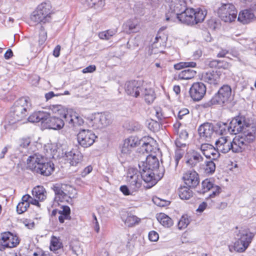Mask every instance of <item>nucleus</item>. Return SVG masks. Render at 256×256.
<instances>
[{
    "mask_svg": "<svg viewBox=\"0 0 256 256\" xmlns=\"http://www.w3.org/2000/svg\"><path fill=\"white\" fill-rule=\"evenodd\" d=\"M202 193H205L208 191L210 192V193L208 195L210 198H214L220 193V187L214 185L212 182L209 179L204 180L202 182Z\"/></svg>",
    "mask_w": 256,
    "mask_h": 256,
    "instance_id": "nucleus-20",
    "label": "nucleus"
},
{
    "mask_svg": "<svg viewBox=\"0 0 256 256\" xmlns=\"http://www.w3.org/2000/svg\"><path fill=\"white\" fill-rule=\"evenodd\" d=\"M70 210L68 206H63L62 210L59 211L60 214L66 215V217L70 216Z\"/></svg>",
    "mask_w": 256,
    "mask_h": 256,
    "instance_id": "nucleus-62",
    "label": "nucleus"
},
{
    "mask_svg": "<svg viewBox=\"0 0 256 256\" xmlns=\"http://www.w3.org/2000/svg\"><path fill=\"white\" fill-rule=\"evenodd\" d=\"M221 74L219 71H212L204 73L202 79L210 84L216 85L220 82Z\"/></svg>",
    "mask_w": 256,
    "mask_h": 256,
    "instance_id": "nucleus-24",
    "label": "nucleus"
},
{
    "mask_svg": "<svg viewBox=\"0 0 256 256\" xmlns=\"http://www.w3.org/2000/svg\"><path fill=\"white\" fill-rule=\"evenodd\" d=\"M204 170L205 173L212 174L216 170V164L212 160L206 161L204 165Z\"/></svg>",
    "mask_w": 256,
    "mask_h": 256,
    "instance_id": "nucleus-45",
    "label": "nucleus"
},
{
    "mask_svg": "<svg viewBox=\"0 0 256 256\" xmlns=\"http://www.w3.org/2000/svg\"><path fill=\"white\" fill-rule=\"evenodd\" d=\"M141 166L149 170H152L158 172L160 163L158 158L156 156L149 155L146 158V162H142Z\"/></svg>",
    "mask_w": 256,
    "mask_h": 256,
    "instance_id": "nucleus-30",
    "label": "nucleus"
},
{
    "mask_svg": "<svg viewBox=\"0 0 256 256\" xmlns=\"http://www.w3.org/2000/svg\"><path fill=\"white\" fill-rule=\"evenodd\" d=\"M132 149L130 148L129 146H127L125 145V144L124 142L123 146L121 148V155L122 156L126 157L129 156L132 152Z\"/></svg>",
    "mask_w": 256,
    "mask_h": 256,
    "instance_id": "nucleus-54",
    "label": "nucleus"
},
{
    "mask_svg": "<svg viewBox=\"0 0 256 256\" xmlns=\"http://www.w3.org/2000/svg\"><path fill=\"white\" fill-rule=\"evenodd\" d=\"M170 11L166 14V20H172L182 13L186 8L184 0H180L175 3L170 4Z\"/></svg>",
    "mask_w": 256,
    "mask_h": 256,
    "instance_id": "nucleus-14",
    "label": "nucleus"
},
{
    "mask_svg": "<svg viewBox=\"0 0 256 256\" xmlns=\"http://www.w3.org/2000/svg\"><path fill=\"white\" fill-rule=\"evenodd\" d=\"M32 196L40 200H43L46 198V191L43 186H38L33 188Z\"/></svg>",
    "mask_w": 256,
    "mask_h": 256,
    "instance_id": "nucleus-39",
    "label": "nucleus"
},
{
    "mask_svg": "<svg viewBox=\"0 0 256 256\" xmlns=\"http://www.w3.org/2000/svg\"><path fill=\"white\" fill-rule=\"evenodd\" d=\"M142 177L136 170L130 168L127 175V182L132 192H137L142 186Z\"/></svg>",
    "mask_w": 256,
    "mask_h": 256,
    "instance_id": "nucleus-11",
    "label": "nucleus"
},
{
    "mask_svg": "<svg viewBox=\"0 0 256 256\" xmlns=\"http://www.w3.org/2000/svg\"><path fill=\"white\" fill-rule=\"evenodd\" d=\"M218 16L224 22L234 21L237 16L235 6L232 4H222L217 10Z\"/></svg>",
    "mask_w": 256,
    "mask_h": 256,
    "instance_id": "nucleus-8",
    "label": "nucleus"
},
{
    "mask_svg": "<svg viewBox=\"0 0 256 256\" xmlns=\"http://www.w3.org/2000/svg\"><path fill=\"white\" fill-rule=\"evenodd\" d=\"M52 112L60 116H62L66 120L69 110H66L60 104L52 105L50 106Z\"/></svg>",
    "mask_w": 256,
    "mask_h": 256,
    "instance_id": "nucleus-35",
    "label": "nucleus"
},
{
    "mask_svg": "<svg viewBox=\"0 0 256 256\" xmlns=\"http://www.w3.org/2000/svg\"><path fill=\"white\" fill-rule=\"evenodd\" d=\"M47 38L46 32L44 30H41L39 34L38 43L39 44L42 45L45 42Z\"/></svg>",
    "mask_w": 256,
    "mask_h": 256,
    "instance_id": "nucleus-57",
    "label": "nucleus"
},
{
    "mask_svg": "<svg viewBox=\"0 0 256 256\" xmlns=\"http://www.w3.org/2000/svg\"><path fill=\"white\" fill-rule=\"evenodd\" d=\"M238 141L236 137L232 141L227 136H222L220 138L215 142L216 148L218 152H221L226 154L230 150L233 152H240L242 150L240 146L237 142Z\"/></svg>",
    "mask_w": 256,
    "mask_h": 256,
    "instance_id": "nucleus-7",
    "label": "nucleus"
},
{
    "mask_svg": "<svg viewBox=\"0 0 256 256\" xmlns=\"http://www.w3.org/2000/svg\"><path fill=\"white\" fill-rule=\"evenodd\" d=\"M44 123L48 128L54 130H60L64 125V122L62 118L56 116L50 117L49 114L48 117Z\"/></svg>",
    "mask_w": 256,
    "mask_h": 256,
    "instance_id": "nucleus-27",
    "label": "nucleus"
},
{
    "mask_svg": "<svg viewBox=\"0 0 256 256\" xmlns=\"http://www.w3.org/2000/svg\"><path fill=\"white\" fill-rule=\"evenodd\" d=\"M184 153V152H182V150L177 149L176 150L174 159L176 166L178 164L179 160L182 158Z\"/></svg>",
    "mask_w": 256,
    "mask_h": 256,
    "instance_id": "nucleus-58",
    "label": "nucleus"
},
{
    "mask_svg": "<svg viewBox=\"0 0 256 256\" xmlns=\"http://www.w3.org/2000/svg\"><path fill=\"white\" fill-rule=\"evenodd\" d=\"M232 94V89L228 85H224L222 86L218 93L212 98L214 103L218 104H224L228 102Z\"/></svg>",
    "mask_w": 256,
    "mask_h": 256,
    "instance_id": "nucleus-17",
    "label": "nucleus"
},
{
    "mask_svg": "<svg viewBox=\"0 0 256 256\" xmlns=\"http://www.w3.org/2000/svg\"><path fill=\"white\" fill-rule=\"evenodd\" d=\"M120 190L125 196L132 195L134 192H132L130 188L129 189L126 186H122L120 187Z\"/></svg>",
    "mask_w": 256,
    "mask_h": 256,
    "instance_id": "nucleus-60",
    "label": "nucleus"
},
{
    "mask_svg": "<svg viewBox=\"0 0 256 256\" xmlns=\"http://www.w3.org/2000/svg\"><path fill=\"white\" fill-rule=\"evenodd\" d=\"M28 207V203L21 202L18 204L16 206V210L19 214H20L26 212Z\"/></svg>",
    "mask_w": 256,
    "mask_h": 256,
    "instance_id": "nucleus-51",
    "label": "nucleus"
},
{
    "mask_svg": "<svg viewBox=\"0 0 256 256\" xmlns=\"http://www.w3.org/2000/svg\"><path fill=\"white\" fill-rule=\"evenodd\" d=\"M186 164L191 167L196 166L198 163L203 161V157L198 152L192 150L186 155Z\"/></svg>",
    "mask_w": 256,
    "mask_h": 256,
    "instance_id": "nucleus-26",
    "label": "nucleus"
},
{
    "mask_svg": "<svg viewBox=\"0 0 256 256\" xmlns=\"http://www.w3.org/2000/svg\"><path fill=\"white\" fill-rule=\"evenodd\" d=\"M115 34L116 31L114 30H108L100 32L98 36L100 39L108 40Z\"/></svg>",
    "mask_w": 256,
    "mask_h": 256,
    "instance_id": "nucleus-49",
    "label": "nucleus"
},
{
    "mask_svg": "<svg viewBox=\"0 0 256 256\" xmlns=\"http://www.w3.org/2000/svg\"><path fill=\"white\" fill-rule=\"evenodd\" d=\"M54 170V164L50 162H46L44 160L42 164H39V167L36 169V172L48 176L52 174Z\"/></svg>",
    "mask_w": 256,
    "mask_h": 256,
    "instance_id": "nucleus-31",
    "label": "nucleus"
},
{
    "mask_svg": "<svg viewBox=\"0 0 256 256\" xmlns=\"http://www.w3.org/2000/svg\"><path fill=\"white\" fill-rule=\"evenodd\" d=\"M70 248L72 250L74 254H76L77 256H81L82 254V250L80 246V244L78 242H76L72 243L70 245Z\"/></svg>",
    "mask_w": 256,
    "mask_h": 256,
    "instance_id": "nucleus-48",
    "label": "nucleus"
},
{
    "mask_svg": "<svg viewBox=\"0 0 256 256\" xmlns=\"http://www.w3.org/2000/svg\"><path fill=\"white\" fill-rule=\"evenodd\" d=\"M66 121L72 126H81L84 123L83 119L71 109L69 110Z\"/></svg>",
    "mask_w": 256,
    "mask_h": 256,
    "instance_id": "nucleus-28",
    "label": "nucleus"
},
{
    "mask_svg": "<svg viewBox=\"0 0 256 256\" xmlns=\"http://www.w3.org/2000/svg\"><path fill=\"white\" fill-rule=\"evenodd\" d=\"M178 193L180 198L182 200H188L193 194L192 190L187 186H181L179 188Z\"/></svg>",
    "mask_w": 256,
    "mask_h": 256,
    "instance_id": "nucleus-42",
    "label": "nucleus"
},
{
    "mask_svg": "<svg viewBox=\"0 0 256 256\" xmlns=\"http://www.w3.org/2000/svg\"><path fill=\"white\" fill-rule=\"evenodd\" d=\"M235 137L238 141L237 144L240 146L242 150H244L249 144L254 141L256 138V126L253 124H248L242 133Z\"/></svg>",
    "mask_w": 256,
    "mask_h": 256,
    "instance_id": "nucleus-6",
    "label": "nucleus"
},
{
    "mask_svg": "<svg viewBox=\"0 0 256 256\" xmlns=\"http://www.w3.org/2000/svg\"><path fill=\"white\" fill-rule=\"evenodd\" d=\"M62 247V244L60 239L52 236L50 240V250L55 253H58V250H60Z\"/></svg>",
    "mask_w": 256,
    "mask_h": 256,
    "instance_id": "nucleus-40",
    "label": "nucleus"
},
{
    "mask_svg": "<svg viewBox=\"0 0 256 256\" xmlns=\"http://www.w3.org/2000/svg\"><path fill=\"white\" fill-rule=\"evenodd\" d=\"M185 184L190 188H195L200 182L198 175L195 171L189 170L184 174Z\"/></svg>",
    "mask_w": 256,
    "mask_h": 256,
    "instance_id": "nucleus-23",
    "label": "nucleus"
},
{
    "mask_svg": "<svg viewBox=\"0 0 256 256\" xmlns=\"http://www.w3.org/2000/svg\"><path fill=\"white\" fill-rule=\"evenodd\" d=\"M248 124L244 117L238 116L234 118L230 123V134H236L242 132Z\"/></svg>",
    "mask_w": 256,
    "mask_h": 256,
    "instance_id": "nucleus-18",
    "label": "nucleus"
},
{
    "mask_svg": "<svg viewBox=\"0 0 256 256\" xmlns=\"http://www.w3.org/2000/svg\"><path fill=\"white\" fill-rule=\"evenodd\" d=\"M122 219L124 224L129 227L138 224L140 220L136 216L126 213L122 214Z\"/></svg>",
    "mask_w": 256,
    "mask_h": 256,
    "instance_id": "nucleus-33",
    "label": "nucleus"
},
{
    "mask_svg": "<svg viewBox=\"0 0 256 256\" xmlns=\"http://www.w3.org/2000/svg\"><path fill=\"white\" fill-rule=\"evenodd\" d=\"M53 10L49 2H44L40 4L32 13L30 21L34 24H46L52 20Z\"/></svg>",
    "mask_w": 256,
    "mask_h": 256,
    "instance_id": "nucleus-2",
    "label": "nucleus"
},
{
    "mask_svg": "<svg viewBox=\"0 0 256 256\" xmlns=\"http://www.w3.org/2000/svg\"><path fill=\"white\" fill-rule=\"evenodd\" d=\"M188 136V133L186 130H182L180 132L179 138H176L175 142V144L178 149L181 150L180 148L186 147V144L184 142V140Z\"/></svg>",
    "mask_w": 256,
    "mask_h": 256,
    "instance_id": "nucleus-41",
    "label": "nucleus"
},
{
    "mask_svg": "<svg viewBox=\"0 0 256 256\" xmlns=\"http://www.w3.org/2000/svg\"><path fill=\"white\" fill-rule=\"evenodd\" d=\"M189 222L190 221L187 218L182 216L178 224V228L181 230L186 228L189 224Z\"/></svg>",
    "mask_w": 256,
    "mask_h": 256,
    "instance_id": "nucleus-52",
    "label": "nucleus"
},
{
    "mask_svg": "<svg viewBox=\"0 0 256 256\" xmlns=\"http://www.w3.org/2000/svg\"><path fill=\"white\" fill-rule=\"evenodd\" d=\"M256 19L253 12L249 10H245L240 12L238 14V20L243 24H247Z\"/></svg>",
    "mask_w": 256,
    "mask_h": 256,
    "instance_id": "nucleus-29",
    "label": "nucleus"
},
{
    "mask_svg": "<svg viewBox=\"0 0 256 256\" xmlns=\"http://www.w3.org/2000/svg\"><path fill=\"white\" fill-rule=\"evenodd\" d=\"M236 233V241L234 244V249L239 252H244L252 242L254 234L246 228H241Z\"/></svg>",
    "mask_w": 256,
    "mask_h": 256,
    "instance_id": "nucleus-4",
    "label": "nucleus"
},
{
    "mask_svg": "<svg viewBox=\"0 0 256 256\" xmlns=\"http://www.w3.org/2000/svg\"><path fill=\"white\" fill-rule=\"evenodd\" d=\"M217 126L218 129L216 130L221 135L226 134L228 132L230 133V125L228 126L225 123H218Z\"/></svg>",
    "mask_w": 256,
    "mask_h": 256,
    "instance_id": "nucleus-47",
    "label": "nucleus"
},
{
    "mask_svg": "<svg viewBox=\"0 0 256 256\" xmlns=\"http://www.w3.org/2000/svg\"><path fill=\"white\" fill-rule=\"evenodd\" d=\"M139 166L140 176L144 182L148 184V188H151L156 184L158 181L162 176V174H161V176H156L157 174L156 172L146 168V167L140 164Z\"/></svg>",
    "mask_w": 256,
    "mask_h": 256,
    "instance_id": "nucleus-10",
    "label": "nucleus"
},
{
    "mask_svg": "<svg viewBox=\"0 0 256 256\" xmlns=\"http://www.w3.org/2000/svg\"><path fill=\"white\" fill-rule=\"evenodd\" d=\"M206 92V86L202 82H195L190 88V94L194 101H199L204 96Z\"/></svg>",
    "mask_w": 256,
    "mask_h": 256,
    "instance_id": "nucleus-16",
    "label": "nucleus"
},
{
    "mask_svg": "<svg viewBox=\"0 0 256 256\" xmlns=\"http://www.w3.org/2000/svg\"><path fill=\"white\" fill-rule=\"evenodd\" d=\"M198 132L201 138L209 141L214 136L215 129L212 124L206 122L200 126Z\"/></svg>",
    "mask_w": 256,
    "mask_h": 256,
    "instance_id": "nucleus-19",
    "label": "nucleus"
},
{
    "mask_svg": "<svg viewBox=\"0 0 256 256\" xmlns=\"http://www.w3.org/2000/svg\"><path fill=\"white\" fill-rule=\"evenodd\" d=\"M134 10L136 14L140 16H143L145 14L143 5L140 3H138L134 6Z\"/></svg>",
    "mask_w": 256,
    "mask_h": 256,
    "instance_id": "nucleus-55",
    "label": "nucleus"
},
{
    "mask_svg": "<svg viewBox=\"0 0 256 256\" xmlns=\"http://www.w3.org/2000/svg\"><path fill=\"white\" fill-rule=\"evenodd\" d=\"M55 193V202H68L70 199L76 197V190L70 185L66 184H56L53 187Z\"/></svg>",
    "mask_w": 256,
    "mask_h": 256,
    "instance_id": "nucleus-5",
    "label": "nucleus"
},
{
    "mask_svg": "<svg viewBox=\"0 0 256 256\" xmlns=\"http://www.w3.org/2000/svg\"><path fill=\"white\" fill-rule=\"evenodd\" d=\"M112 122V116L110 114L98 113L90 120L88 125L94 129H102L109 126Z\"/></svg>",
    "mask_w": 256,
    "mask_h": 256,
    "instance_id": "nucleus-9",
    "label": "nucleus"
},
{
    "mask_svg": "<svg viewBox=\"0 0 256 256\" xmlns=\"http://www.w3.org/2000/svg\"><path fill=\"white\" fill-rule=\"evenodd\" d=\"M29 106L27 98H22L17 100L11 108L8 116L10 124H14L24 120L28 114Z\"/></svg>",
    "mask_w": 256,
    "mask_h": 256,
    "instance_id": "nucleus-1",
    "label": "nucleus"
},
{
    "mask_svg": "<svg viewBox=\"0 0 256 256\" xmlns=\"http://www.w3.org/2000/svg\"><path fill=\"white\" fill-rule=\"evenodd\" d=\"M92 170V167L91 166H88L85 168L81 172V176L83 178L89 174Z\"/></svg>",
    "mask_w": 256,
    "mask_h": 256,
    "instance_id": "nucleus-63",
    "label": "nucleus"
},
{
    "mask_svg": "<svg viewBox=\"0 0 256 256\" xmlns=\"http://www.w3.org/2000/svg\"><path fill=\"white\" fill-rule=\"evenodd\" d=\"M141 93L146 102L151 104L154 102L155 98V94L154 90L152 88L150 87L142 88Z\"/></svg>",
    "mask_w": 256,
    "mask_h": 256,
    "instance_id": "nucleus-34",
    "label": "nucleus"
},
{
    "mask_svg": "<svg viewBox=\"0 0 256 256\" xmlns=\"http://www.w3.org/2000/svg\"><path fill=\"white\" fill-rule=\"evenodd\" d=\"M156 218L160 223L164 227L170 228L173 225V220L164 213L157 214Z\"/></svg>",
    "mask_w": 256,
    "mask_h": 256,
    "instance_id": "nucleus-37",
    "label": "nucleus"
},
{
    "mask_svg": "<svg viewBox=\"0 0 256 256\" xmlns=\"http://www.w3.org/2000/svg\"><path fill=\"white\" fill-rule=\"evenodd\" d=\"M148 142H146L143 140H142L141 144V150L144 152L146 153L152 152H155L156 150V146L152 144V143H155L154 140L151 138H148Z\"/></svg>",
    "mask_w": 256,
    "mask_h": 256,
    "instance_id": "nucleus-36",
    "label": "nucleus"
},
{
    "mask_svg": "<svg viewBox=\"0 0 256 256\" xmlns=\"http://www.w3.org/2000/svg\"><path fill=\"white\" fill-rule=\"evenodd\" d=\"M48 117V113L44 111L36 112L32 114L28 118L30 122H41L44 123Z\"/></svg>",
    "mask_w": 256,
    "mask_h": 256,
    "instance_id": "nucleus-32",
    "label": "nucleus"
},
{
    "mask_svg": "<svg viewBox=\"0 0 256 256\" xmlns=\"http://www.w3.org/2000/svg\"><path fill=\"white\" fill-rule=\"evenodd\" d=\"M142 140H140L136 136H130L124 141L125 145L127 146L130 147L132 149L133 148L139 144H141Z\"/></svg>",
    "mask_w": 256,
    "mask_h": 256,
    "instance_id": "nucleus-44",
    "label": "nucleus"
},
{
    "mask_svg": "<svg viewBox=\"0 0 256 256\" xmlns=\"http://www.w3.org/2000/svg\"><path fill=\"white\" fill-rule=\"evenodd\" d=\"M158 238V234L155 231H151L148 234L149 240L152 242H156Z\"/></svg>",
    "mask_w": 256,
    "mask_h": 256,
    "instance_id": "nucleus-61",
    "label": "nucleus"
},
{
    "mask_svg": "<svg viewBox=\"0 0 256 256\" xmlns=\"http://www.w3.org/2000/svg\"><path fill=\"white\" fill-rule=\"evenodd\" d=\"M155 116L158 120H161L166 118V116L162 113V110L160 108H158L154 110Z\"/></svg>",
    "mask_w": 256,
    "mask_h": 256,
    "instance_id": "nucleus-59",
    "label": "nucleus"
},
{
    "mask_svg": "<svg viewBox=\"0 0 256 256\" xmlns=\"http://www.w3.org/2000/svg\"><path fill=\"white\" fill-rule=\"evenodd\" d=\"M96 70V67L94 65H90L88 67L84 68L82 70L84 74L91 73L94 72Z\"/></svg>",
    "mask_w": 256,
    "mask_h": 256,
    "instance_id": "nucleus-64",
    "label": "nucleus"
},
{
    "mask_svg": "<svg viewBox=\"0 0 256 256\" xmlns=\"http://www.w3.org/2000/svg\"><path fill=\"white\" fill-rule=\"evenodd\" d=\"M44 160V158L38 154L30 156L27 160L28 167L31 170L36 172L39 167V164H42Z\"/></svg>",
    "mask_w": 256,
    "mask_h": 256,
    "instance_id": "nucleus-25",
    "label": "nucleus"
},
{
    "mask_svg": "<svg viewBox=\"0 0 256 256\" xmlns=\"http://www.w3.org/2000/svg\"><path fill=\"white\" fill-rule=\"evenodd\" d=\"M195 70L187 69L182 70L178 74V78L180 80H190L193 78L196 74Z\"/></svg>",
    "mask_w": 256,
    "mask_h": 256,
    "instance_id": "nucleus-43",
    "label": "nucleus"
},
{
    "mask_svg": "<svg viewBox=\"0 0 256 256\" xmlns=\"http://www.w3.org/2000/svg\"><path fill=\"white\" fill-rule=\"evenodd\" d=\"M222 63L221 61L218 60H208L206 62V64L212 68L216 67L220 68V66H222L221 64Z\"/></svg>",
    "mask_w": 256,
    "mask_h": 256,
    "instance_id": "nucleus-53",
    "label": "nucleus"
},
{
    "mask_svg": "<svg viewBox=\"0 0 256 256\" xmlns=\"http://www.w3.org/2000/svg\"><path fill=\"white\" fill-rule=\"evenodd\" d=\"M142 88L138 81H130L125 84V91L128 95L136 98L140 96Z\"/></svg>",
    "mask_w": 256,
    "mask_h": 256,
    "instance_id": "nucleus-22",
    "label": "nucleus"
},
{
    "mask_svg": "<svg viewBox=\"0 0 256 256\" xmlns=\"http://www.w3.org/2000/svg\"><path fill=\"white\" fill-rule=\"evenodd\" d=\"M30 138H24L20 140V146L22 148H26L30 143Z\"/></svg>",
    "mask_w": 256,
    "mask_h": 256,
    "instance_id": "nucleus-56",
    "label": "nucleus"
},
{
    "mask_svg": "<svg viewBox=\"0 0 256 256\" xmlns=\"http://www.w3.org/2000/svg\"><path fill=\"white\" fill-rule=\"evenodd\" d=\"M126 26L132 32H137L138 30V23L136 21L129 20L126 23Z\"/></svg>",
    "mask_w": 256,
    "mask_h": 256,
    "instance_id": "nucleus-50",
    "label": "nucleus"
},
{
    "mask_svg": "<svg viewBox=\"0 0 256 256\" xmlns=\"http://www.w3.org/2000/svg\"><path fill=\"white\" fill-rule=\"evenodd\" d=\"M207 14L205 9L186 8L176 18L180 21L188 25H194L202 22Z\"/></svg>",
    "mask_w": 256,
    "mask_h": 256,
    "instance_id": "nucleus-3",
    "label": "nucleus"
},
{
    "mask_svg": "<svg viewBox=\"0 0 256 256\" xmlns=\"http://www.w3.org/2000/svg\"><path fill=\"white\" fill-rule=\"evenodd\" d=\"M96 136L95 134L88 130H81L77 136L78 144L84 148L92 146L95 141Z\"/></svg>",
    "mask_w": 256,
    "mask_h": 256,
    "instance_id": "nucleus-12",
    "label": "nucleus"
},
{
    "mask_svg": "<svg viewBox=\"0 0 256 256\" xmlns=\"http://www.w3.org/2000/svg\"><path fill=\"white\" fill-rule=\"evenodd\" d=\"M88 6L94 8L98 11H100L105 5L104 0H86Z\"/></svg>",
    "mask_w": 256,
    "mask_h": 256,
    "instance_id": "nucleus-38",
    "label": "nucleus"
},
{
    "mask_svg": "<svg viewBox=\"0 0 256 256\" xmlns=\"http://www.w3.org/2000/svg\"><path fill=\"white\" fill-rule=\"evenodd\" d=\"M200 149L206 158L216 160L220 156L218 150L213 146L208 144H202Z\"/></svg>",
    "mask_w": 256,
    "mask_h": 256,
    "instance_id": "nucleus-21",
    "label": "nucleus"
},
{
    "mask_svg": "<svg viewBox=\"0 0 256 256\" xmlns=\"http://www.w3.org/2000/svg\"><path fill=\"white\" fill-rule=\"evenodd\" d=\"M64 158L71 166H76L80 163L83 158L82 154L77 148L63 150Z\"/></svg>",
    "mask_w": 256,
    "mask_h": 256,
    "instance_id": "nucleus-15",
    "label": "nucleus"
},
{
    "mask_svg": "<svg viewBox=\"0 0 256 256\" xmlns=\"http://www.w3.org/2000/svg\"><path fill=\"white\" fill-rule=\"evenodd\" d=\"M19 244L18 238L10 232L2 234L0 238V250H3L6 248L16 247Z\"/></svg>",
    "mask_w": 256,
    "mask_h": 256,
    "instance_id": "nucleus-13",
    "label": "nucleus"
},
{
    "mask_svg": "<svg viewBox=\"0 0 256 256\" xmlns=\"http://www.w3.org/2000/svg\"><path fill=\"white\" fill-rule=\"evenodd\" d=\"M196 66L195 62H180L174 65V68L176 70H180L183 68H194Z\"/></svg>",
    "mask_w": 256,
    "mask_h": 256,
    "instance_id": "nucleus-46",
    "label": "nucleus"
}]
</instances>
